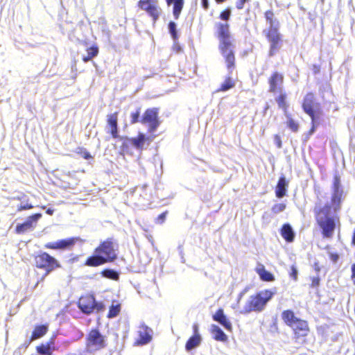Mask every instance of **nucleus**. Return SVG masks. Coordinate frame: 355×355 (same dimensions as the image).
<instances>
[{"label":"nucleus","instance_id":"nucleus-1","mask_svg":"<svg viewBox=\"0 0 355 355\" xmlns=\"http://www.w3.org/2000/svg\"><path fill=\"white\" fill-rule=\"evenodd\" d=\"M340 187V180L338 177H335L331 205H325L323 207L315 209L318 224L322 230L323 236L326 238H331L333 236L336 221L338 222V218L334 214L340 209L343 191Z\"/></svg>","mask_w":355,"mask_h":355},{"label":"nucleus","instance_id":"nucleus-2","mask_svg":"<svg viewBox=\"0 0 355 355\" xmlns=\"http://www.w3.org/2000/svg\"><path fill=\"white\" fill-rule=\"evenodd\" d=\"M218 35L220 40V49L225 59L227 67L230 73L234 67L235 58L227 23L218 25Z\"/></svg>","mask_w":355,"mask_h":355},{"label":"nucleus","instance_id":"nucleus-3","mask_svg":"<svg viewBox=\"0 0 355 355\" xmlns=\"http://www.w3.org/2000/svg\"><path fill=\"white\" fill-rule=\"evenodd\" d=\"M96 255L89 257L86 265L89 266H98L108 261H112L116 257L114 244L110 241L103 242L95 250Z\"/></svg>","mask_w":355,"mask_h":355},{"label":"nucleus","instance_id":"nucleus-4","mask_svg":"<svg viewBox=\"0 0 355 355\" xmlns=\"http://www.w3.org/2000/svg\"><path fill=\"white\" fill-rule=\"evenodd\" d=\"M274 294L275 292L272 291L265 290L251 296L243 309L240 311V313H248L252 311H261Z\"/></svg>","mask_w":355,"mask_h":355},{"label":"nucleus","instance_id":"nucleus-5","mask_svg":"<svg viewBox=\"0 0 355 355\" xmlns=\"http://www.w3.org/2000/svg\"><path fill=\"white\" fill-rule=\"evenodd\" d=\"M265 17L267 24L269 25L270 28L267 33V37L271 43L270 54L272 55L277 49L280 38L277 32L279 28V22L274 17V14L271 11H267L265 13Z\"/></svg>","mask_w":355,"mask_h":355},{"label":"nucleus","instance_id":"nucleus-6","mask_svg":"<svg viewBox=\"0 0 355 355\" xmlns=\"http://www.w3.org/2000/svg\"><path fill=\"white\" fill-rule=\"evenodd\" d=\"M304 111L310 116L312 119V128L311 134L315 131L316 121L319 118L320 109L318 103L315 102L314 96L312 94H308L304 100L302 105Z\"/></svg>","mask_w":355,"mask_h":355},{"label":"nucleus","instance_id":"nucleus-7","mask_svg":"<svg viewBox=\"0 0 355 355\" xmlns=\"http://www.w3.org/2000/svg\"><path fill=\"white\" fill-rule=\"evenodd\" d=\"M35 263L37 268H44L46 270V273L42 277V279L55 268L60 267L58 261L46 252L35 257Z\"/></svg>","mask_w":355,"mask_h":355},{"label":"nucleus","instance_id":"nucleus-8","mask_svg":"<svg viewBox=\"0 0 355 355\" xmlns=\"http://www.w3.org/2000/svg\"><path fill=\"white\" fill-rule=\"evenodd\" d=\"M104 346V338L96 330L90 331L87 342V348L90 352H94Z\"/></svg>","mask_w":355,"mask_h":355},{"label":"nucleus","instance_id":"nucleus-9","mask_svg":"<svg viewBox=\"0 0 355 355\" xmlns=\"http://www.w3.org/2000/svg\"><path fill=\"white\" fill-rule=\"evenodd\" d=\"M139 7L146 11L148 14L153 17L154 21L158 19L161 12L157 2L155 0H140Z\"/></svg>","mask_w":355,"mask_h":355},{"label":"nucleus","instance_id":"nucleus-10","mask_svg":"<svg viewBox=\"0 0 355 355\" xmlns=\"http://www.w3.org/2000/svg\"><path fill=\"white\" fill-rule=\"evenodd\" d=\"M141 122L144 124H148L149 132H154L159 124L157 119V110L155 109L146 110L144 113Z\"/></svg>","mask_w":355,"mask_h":355},{"label":"nucleus","instance_id":"nucleus-11","mask_svg":"<svg viewBox=\"0 0 355 355\" xmlns=\"http://www.w3.org/2000/svg\"><path fill=\"white\" fill-rule=\"evenodd\" d=\"M78 306L83 313L87 314L92 313L94 308L98 309L101 308V305L95 303V300L92 296L81 297L79 300Z\"/></svg>","mask_w":355,"mask_h":355},{"label":"nucleus","instance_id":"nucleus-12","mask_svg":"<svg viewBox=\"0 0 355 355\" xmlns=\"http://www.w3.org/2000/svg\"><path fill=\"white\" fill-rule=\"evenodd\" d=\"M78 241H81L79 238H71L64 240L58 241L53 243H48L44 246L46 248L53 250H64L71 248Z\"/></svg>","mask_w":355,"mask_h":355},{"label":"nucleus","instance_id":"nucleus-13","mask_svg":"<svg viewBox=\"0 0 355 355\" xmlns=\"http://www.w3.org/2000/svg\"><path fill=\"white\" fill-rule=\"evenodd\" d=\"M42 217L41 214H36L31 216H29L27 220L22 224H19L16 227V231L18 234L24 233L36 225L37 221Z\"/></svg>","mask_w":355,"mask_h":355},{"label":"nucleus","instance_id":"nucleus-14","mask_svg":"<svg viewBox=\"0 0 355 355\" xmlns=\"http://www.w3.org/2000/svg\"><path fill=\"white\" fill-rule=\"evenodd\" d=\"M152 331L146 326H141L138 331L139 338L137 339L136 344L145 345L148 343L152 338Z\"/></svg>","mask_w":355,"mask_h":355},{"label":"nucleus","instance_id":"nucleus-15","mask_svg":"<svg viewBox=\"0 0 355 355\" xmlns=\"http://www.w3.org/2000/svg\"><path fill=\"white\" fill-rule=\"evenodd\" d=\"M153 139V137H146L143 133H139L136 138H132L129 140L130 144L139 150L144 148V144L147 142L150 144Z\"/></svg>","mask_w":355,"mask_h":355},{"label":"nucleus","instance_id":"nucleus-16","mask_svg":"<svg viewBox=\"0 0 355 355\" xmlns=\"http://www.w3.org/2000/svg\"><path fill=\"white\" fill-rule=\"evenodd\" d=\"M283 83V76L275 73L269 80L270 91L275 92L277 90L281 91Z\"/></svg>","mask_w":355,"mask_h":355},{"label":"nucleus","instance_id":"nucleus-17","mask_svg":"<svg viewBox=\"0 0 355 355\" xmlns=\"http://www.w3.org/2000/svg\"><path fill=\"white\" fill-rule=\"evenodd\" d=\"M213 319L222 324L227 330H232V324L224 314L223 309H218L213 315Z\"/></svg>","mask_w":355,"mask_h":355},{"label":"nucleus","instance_id":"nucleus-18","mask_svg":"<svg viewBox=\"0 0 355 355\" xmlns=\"http://www.w3.org/2000/svg\"><path fill=\"white\" fill-rule=\"evenodd\" d=\"M107 125L109 131L114 138L118 137L117 131V112L107 116Z\"/></svg>","mask_w":355,"mask_h":355},{"label":"nucleus","instance_id":"nucleus-19","mask_svg":"<svg viewBox=\"0 0 355 355\" xmlns=\"http://www.w3.org/2000/svg\"><path fill=\"white\" fill-rule=\"evenodd\" d=\"M255 270L262 280L268 282L274 280V276L272 274L267 271L263 264L258 263L256 266Z\"/></svg>","mask_w":355,"mask_h":355},{"label":"nucleus","instance_id":"nucleus-20","mask_svg":"<svg viewBox=\"0 0 355 355\" xmlns=\"http://www.w3.org/2000/svg\"><path fill=\"white\" fill-rule=\"evenodd\" d=\"M291 327L300 336H305L309 331L308 324L304 320H298Z\"/></svg>","mask_w":355,"mask_h":355},{"label":"nucleus","instance_id":"nucleus-21","mask_svg":"<svg viewBox=\"0 0 355 355\" xmlns=\"http://www.w3.org/2000/svg\"><path fill=\"white\" fill-rule=\"evenodd\" d=\"M211 332L216 340L225 342L227 340V335L221 330V329L216 324H211Z\"/></svg>","mask_w":355,"mask_h":355},{"label":"nucleus","instance_id":"nucleus-22","mask_svg":"<svg viewBox=\"0 0 355 355\" xmlns=\"http://www.w3.org/2000/svg\"><path fill=\"white\" fill-rule=\"evenodd\" d=\"M281 235L287 242H292L294 240L295 233L288 224L284 225L281 230Z\"/></svg>","mask_w":355,"mask_h":355},{"label":"nucleus","instance_id":"nucleus-23","mask_svg":"<svg viewBox=\"0 0 355 355\" xmlns=\"http://www.w3.org/2000/svg\"><path fill=\"white\" fill-rule=\"evenodd\" d=\"M288 187V182L285 178H281L279 180L278 184L276 187V196L278 198H282L286 195V188Z\"/></svg>","mask_w":355,"mask_h":355},{"label":"nucleus","instance_id":"nucleus-24","mask_svg":"<svg viewBox=\"0 0 355 355\" xmlns=\"http://www.w3.org/2000/svg\"><path fill=\"white\" fill-rule=\"evenodd\" d=\"M282 318L284 321L289 326L292 327L298 319L295 316L291 311H285L282 313Z\"/></svg>","mask_w":355,"mask_h":355},{"label":"nucleus","instance_id":"nucleus-25","mask_svg":"<svg viewBox=\"0 0 355 355\" xmlns=\"http://www.w3.org/2000/svg\"><path fill=\"white\" fill-rule=\"evenodd\" d=\"M48 327L46 325H40L35 327L31 341L34 340L35 339L40 338L43 336L47 331Z\"/></svg>","mask_w":355,"mask_h":355},{"label":"nucleus","instance_id":"nucleus-26","mask_svg":"<svg viewBox=\"0 0 355 355\" xmlns=\"http://www.w3.org/2000/svg\"><path fill=\"white\" fill-rule=\"evenodd\" d=\"M168 4L173 3V15L176 19L178 18L183 7V0H166Z\"/></svg>","mask_w":355,"mask_h":355},{"label":"nucleus","instance_id":"nucleus-27","mask_svg":"<svg viewBox=\"0 0 355 355\" xmlns=\"http://www.w3.org/2000/svg\"><path fill=\"white\" fill-rule=\"evenodd\" d=\"M201 342V337L200 334L193 335L187 343L186 349L189 351L198 347Z\"/></svg>","mask_w":355,"mask_h":355},{"label":"nucleus","instance_id":"nucleus-28","mask_svg":"<svg viewBox=\"0 0 355 355\" xmlns=\"http://www.w3.org/2000/svg\"><path fill=\"white\" fill-rule=\"evenodd\" d=\"M235 86V81L230 77L225 78L224 82L221 84L220 87L218 89L216 92H226Z\"/></svg>","mask_w":355,"mask_h":355},{"label":"nucleus","instance_id":"nucleus-29","mask_svg":"<svg viewBox=\"0 0 355 355\" xmlns=\"http://www.w3.org/2000/svg\"><path fill=\"white\" fill-rule=\"evenodd\" d=\"M286 116V125L288 128L291 130L293 132H297L299 129V124L296 122L293 118H291L287 114Z\"/></svg>","mask_w":355,"mask_h":355},{"label":"nucleus","instance_id":"nucleus-30","mask_svg":"<svg viewBox=\"0 0 355 355\" xmlns=\"http://www.w3.org/2000/svg\"><path fill=\"white\" fill-rule=\"evenodd\" d=\"M286 95L284 93H281L279 96L276 99L278 105L280 108L284 110L285 114H286L287 103L286 101Z\"/></svg>","mask_w":355,"mask_h":355},{"label":"nucleus","instance_id":"nucleus-31","mask_svg":"<svg viewBox=\"0 0 355 355\" xmlns=\"http://www.w3.org/2000/svg\"><path fill=\"white\" fill-rule=\"evenodd\" d=\"M98 53V49L97 47L92 46L87 49V55L85 56L83 60L85 62H88L92 58L97 55Z\"/></svg>","mask_w":355,"mask_h":355},{"label":"nucleus","instance_id":"nucleus-32","mask_svg":"<svg viewBox=\"0 0 355 355\" xmlns=\"http://www.w3.org/2000/svg\"><path fill=\"white\" fill-rule=\"evenodd\" d=\"M37 351L40 354L50 355L51 354V343H48L46 345H42L37 347Z\"/></svg>","mask_w":355,"mask_h":355},{"label":"nucleus","instance_id":"nucleus-33","mask_svg":"<svg viewBox=\"0 0 355 355\" xmlns=\"http://www.w3.org/2000/svg\"><path fill=\"white\" fill-rule=\"evenodd\" d=\"M103 275L107 278H110L112 279H117L119 278V275L112 270H105L103 272Z\"/></svg>","mask_w":355,"mask_h":355},{"label":"nucleus","instance_id":"nucleus-34","mask_svg":"<svg viewBox=\"0 0 355 355\" xmlns=\"http://www.w3.org/2000/svg\"><path fill=\"white\" fill-rule=\"evenodd\" d=\"M169 32L174 40L178 39V35L176 31V24L174 22H170L168 25Z\"/></svg>","mask_w":355,"mask_h":355},{"label":"nucleus","instance_id":"nucleus-35","mask_svg":"<svg viewBox=\"0 0 355 355\" xmlns=\"http://www.w3.org/2000/svg\"><path fill=\"white\" fill-rule=\"evenodd\" d=\"M286 209V205L284 203H279L275 205L272 208V211L274 214H278L282 211H283Z\"/></svg>","mask_w":355,"mask_h":355},{"label":"nucleus","instance_id":"nucleus-36","mask_svg":"<svg viewBox=\"0 0 355 355\" xmlns=\"http://www.w3.org/2000/svg\"><path fill=\"white\" fill-rule=\"evenodd\" d=\"M120 311V307L119 305L114 306L112 305L110 309L109 312V317L110 318H114L116 316Z\"/></svg>","mask_w":355,"mask_h":355},{"label":"nucleus","instance_id":"nucleus-37","mask_svg":"<svg viewBox=\"0 0 355 355\" xmlns=\"http://www.w3.org/2000/svg\"><path fill=\"white\" fill-rule=\"evenodd\" d=\"M33 207V206L31 204H28V202L24 203V202H21V205L18 207L17 210L20 211L25 210V209H29Z\"/></svg>","mask_w":355,"mask_h":355},{"label":"nucleus","instance_id":"nucleus-38","mask_svg":"<svg viewBox=\"0 0 355 355\" xmlns=\"http://www.w3.org/2000/svg\"><path fill=\"white\" fill-rule=\"evenodd\" d=\"M230 15H231V10L230 9L226 10L220 14V19L223 20L227 21L229 19Z\"/></svg>","mask_w":355,"mask_h":355},{"label":"nucleus","instance_id":"nucleus-39","mask_svg":"<svg viewBox=\"0 0 355 355\" xmlns=\"http://www.w3.org/2000/svg\"><path fill=\"white\" fill-rule=\"evenodd\" d=\"M291 273H290V275L292 278H293L294 280H297V268L294 266H291Z\"/></svg>","mask_w":355,"mask_h":355},{"label":"nucleus","instance_id":"nucleus-40","mask_svg":"<svg viewBox=\"0 0 355 355\" xmlns=\"http://www.w3.org/2000/svg\"><path fill=\"white\" fill-rule=\"evenodd\" d=\"M140 114V112L138 110L135 113L131 114L132 123H135L138 121V119Z\"/></svg>","mask_w":355,"mask_h":355},{"label":"nucleus","instance_id":"nucleus-41","mask_svg":"<svg viewBox=\"0 0 355 355\" xmlns=\"http://www.w3.org/2000/svg\"><path fill=\"white\" fill-rule=\"evenodd\" d=\"M329 257H330L331 260L334 263L337 262V261L339 259V256L337 254H334L332 252L329 253Z\"/></svg>","mask_w":355,"mask_h":355},{"label":"nucleus","instance_id":"nucleus-42","mask_svg":"<svg viewBox=\"0 0 355 355\" xmlns=\"http://www.w3.org/2000/svg\"><path fill=\"white\" fill-rule=\"evenodd\" d=\"M275 139L278 148H280L282 147V141L280 139V137L276 135Z\"/></svg>","mask_w":355,"mask_h":355},{"label":"nucleus","instance_id":"nucleus-43","mask_svg":"<svg viewBox=\"0 0 355 355\" xmlns=\"http://www.w3.org/2000/svg\"><path fill=\"white\" fill-rule=\"evenodd\" d=\"M352 279L354 284H355V264H353L352 266Z\"/></svg>","mask_w":355,"mask_h":355},{"label":"nucleus","instance_id":"nucleus-44","mask_svg":"<svg viewBox=\"0 0 355 355\" xmlns=\"http://www.w3.org/2000/svg\"><path fill=\"white\" fill-rule=\"evenodd\" d=\"M248 1L249 0H240L239 3L237 4V8L239 9L243 8L244 3Z\"/></svg>","mask_w":355,"mask_h":355},{"label":"nucleus","instance_id":"nucleus-45","mask_svg":"<svg viewBox=\"0 0 355 355\" xmlns=\"http://www.w3.org/2000/svg\"><path fill=\"white\" fill-rule=\"evenodd\" d=\"M194 335L199 334H198V325L197 324H194L193 326Z\"/></svg>","mask_w":355,"mask_h":355},{"label":"nucleus","instance_id":"nucleus-46","mask_svg":"<svg viewBox=\"0 0 355 355\" xmlns=\"http://www.w3.org/2000/svg\"><path fill=\"white\" fill-rule=\"evenodd\" d=\"M166 213H162V214H160L158 217V220H160L162 222H163L166 218Z\"/></svg>","mask_w":355,"mask_h":355},{"label":"nucleus","instance_id":"nucleus-47","mask_svg":"<svg viewBox=\"0 0 355 355\" xmlns=\"http://www.w3.org/2000/svg\"><path fill=\"white\" fill-rule=\"evenodd\" d=\"M203 6L205 8H207V7H208L207 0H203Z\"/></svg>","mask_w":355,"mask_h":355},{"label":"nucleus","instance_id":"nucleus-48","mask_svg":"<svg viewBox=\"0 0 355 355\" xmlns=\"http://www.w3.org/2000/svg\"><path fill=\"white\" fill-rule=\"evenodd\" d=\"M84 157H85V159H89V158H90V157H91V155H89V153H84Z\"/></svg>","mask_w":355,"mask_h":355},{"label":"nucleus","instance_id":"nucleus-49","mask_svg":"<svg viewBox=\"0 0 355 355\" xmlns=\"http://www.w3.org/2000/svg\"><path fill=\"white\" fill-rule=\"evenodd\" d=\"M46 213L49 215H52L53 213V209H48L47 211H46Z\"/></svg>","mask_w":355,"mask_h":355},{"label":"nucleus","instance_id":"nucleus-50","mask_svg":"<svg viewBox=\"0 0 355 355\" xmlns=\"http://www.w3.org/2000/svg\"><path fill=\"white\" fill-rule=\"evenodd\" d=\"M225 0H216L217 2H223Z\"/></svg>","mask_w":355,"mask_h":355},{"label":"nucleus","instance_id":"nucleus-51","mask_svg":"<svg viewBox=\"0 0 355 355\" xmlns=\"http://www.w3.org/2000/svg\"><path fill=\"white\" fill-rule=\"evenodd\" d=\"M313 284H318V282L313 281Z\"/></svg>","mask_w":355,"mask_h":355},{"label":"nucleus","instance_id":"nucleus-52","mask_svg":"<svg viewBox=\"0 0 355 355\" xmlns=\"http://www.w3.org/2000/svg\"><path fill=\"white\" fill-rule=\"evenodd\" d=\"M313 284H318V282L313 281Z\"/></svg>","mask_w":355,"mask_h":355},{"label":"nucleus","instance_id":"nucleus-53","mask_svg":"<svg viewBox=\"0 0 355 355\" xmlns=\"http://www.w3.org/2000/svg\"><path fill=\"white\" fill-rule=\"evenodd\" d=\"M313 284H318V282L313 281Z\"/></svg>","mask_w":355,"mask_h":355}]
</instances>
